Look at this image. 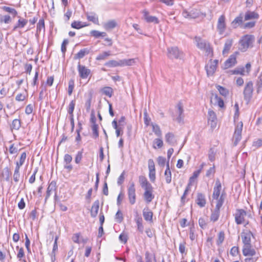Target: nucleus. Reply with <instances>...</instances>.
<instances>
[{
    "mask_svg": "<svg viewBox=\"0 0 262 262\" xmlns=\"http://www.w3.org/2000/svg\"><path fill=\"white\" fill-rule=\"evenodd\" d=\"M167 56L171 59H181L183 58L184 54L177 47H171L167 48Z\"/></svg>",
    "mask_w": 262,
    "mask_h": 262,
    "instance_id": "1",
    "label": "nucleus"
},
{
    "mask_svg": "<svg viewBox=\"0 0 262 262\" xmlns=\"http://www.w3.org/2000/svg\"><path fill=\"white\" fill-rule=\"evenodd\" d=\"M201 14L205 16V14H203L201 12L200 10L192 8L189 10H184L182 12V15L186 18L194 19L199 17Z\"/></svg>",
    "mask_w": 262,
    "mask_h": 262,
    "instance_id": "2",
    "label": "nucleus"
},
{
    "mask_svg": "<svg viewBox=\"0 0 262 262\" xmlns=\"http://www.w3.org/2000/svg\"><path fill=\"white\" fill-rule=\"evenodd\" d=\"M254 36L252 35H246L240 41L241 50L243 52L246 51V50L250 46L254 41Z\"/></svg>",
    "mask_w": 262,
    "mask_h": 262,
    "instance_id": "3",
    "label": "nucleus"
},
{
    "mask_svg": "<svg viewBox=\"0 0 262 262\" xmlns=\"http://www.w3.org/2000/svg\"><path fill=\"white\" fill-rule=\"evenodd\" d=\"M253 92V83L252 81L248 82L245 86L243 94L244 99L247 103L249 102L252 97Z\"/></svg>",
    "mask_w": 262,
    "mask_h": 262,
    "instance_id": "4",
    "label": "nucleus"
},
{
    "mask_svg": "<svg viewBox=\"0 0 262 262\" xmlns=\"http://www.w3.org/2000/svg\"><path fill=\"white\" fill-rule=\"evenodd\" d=\"M127 195L128 201L131 205L135 204L136 201V194L135 185L134 182H131L127 187Z\"/></svg>",
    "mask_w": 262,
    "mask_h": 262,
    "instance_id": "5",
    "label": "nucleus"
},
{
    "mask_svg": "<svg viewBox=\"0 0 262 262\" xmlns=\"http://www.w3.org/2000/svg\"><path fill=\"white\" fill-rule=\"evenodd\" d=\"M247 212L243 209H236L235 213V222L237 225L244 223Z\"/></svg>",
    "mask_w": 262,
    "mask_h": 262,
    "instance_id": "6",
    "label": "nucleus"
},
{
    "mask_svg": "<svg viewBox=\"0 0 262 262\" xmlns=\"http://www.w3.org/2000/svg\"><path fill=\"white\" fill-rule=\"evenodd\" d=\"M218 60L215 59L213 61L210 60V62L205 66V70L208 76H212L216 71Z\"/></svg>",
    "mask_w": 262,
    "mask_h": 262,
    "instance_id": "7",
    "label": "nucleus"
},
{
    "mask_svg": "<svg viewBox=\"0 0 262 262\" xmlns=\"http://www.w3.org/2000/svg\"><path fill=\"white\" fill-rule=\"evenodd\" d=\"M225 19V15H222L219 17L217 20V30L220 35L223 34L226 29Z\"/></svg>",
    "mask_w": 262,
    "mask_h": 262,
    "instance_id": "8",
    "label": "nucleus"
},
{
    "mask_svg": "<svg viewBox=\"0 0 262 262\" xmlns=\"http://www.w3.org/2000/svg\"><path fill=\"white\" fill-rule=\"evenodd\" d=\"M139 182L141 187L144 189L145 191L153 190V187L151 184L147 181L145 177L140 176L139 177Z\"/></svg>",
    "mask_w": 262,
    "mask_h": 262,
    "instance_id": "9",
    "label": "nucleus"
},
{
    "mask_svg": "<svg viewBox=\"0 0 262 262\" xmlns=\"http://www.w3.org/2000/svg\"><path fill=\"white\" fill-rule=\"evenodd\" d=\"M78 71L79 76L82 79H86L91 73V70L86 68L84 66L81 65L80 63H78Z\"/></svg>",
    "mask_w": 262,
    "mask_h": 262,
    "instance_id": "10",
    "label": "nucleus"
},
{
    "mask_svg": "<svg viewBox=\"0 0 262 262\" xmlns=\"http://www.w3.org/2000/svg\"><path fill=\"white\" fill-rule=\"evenodd\" d=\"M242 251L243 255L245 256H256V251L252 247L251 245L243 246Z\"/></svg>",
    "mask_w": 262,
    "mask_h": 262,
    "instance_id": "11",
    "label": "nucleus"
},
{
    "mask_svg": "<svg viewBox=\"0 0 262 262\" xmlns=\"http://www.w3.org/2000/svg\"><path fill=\"white\" fill-rule=\"evenodd\" d=\"M222 189V184L219 179L215 181V186L213 188V192L212 194V198L217 199L221 195V191Z\"/></svg>",
    "mask_w": 262,
    "mask_h": 262,
    "instance_id": "12",
    "label": "nucleus"
},
{
    "mask_svg": "<svg viewBox=\"0 0 262 262\" xmlns=\"http://www.w3.org/2000/svg\"><path fill=\"white\" fill-rule=\"evenodd\" d=\"M208 122L212 128H215L216 126V116L212 110H209L208 113Z\"/></svg>",
    "mask_w": 262,
    "mask_h": 262,
    "instance_id": "13",
    "label": "nucleus"
},
{
    "mask_svg": "<svg viewBox=\"0 0 262 262\" xmlns=\"http://www.w3.org/2000/svg\"><path fill=\"white\" fill-rule=\"evenodd\" d=\"M143 17L146 22L148 23H153L156 24L159 23L158 18L156 16H150L149 15V12L146 10H144L142 12Z\"/></svg>",
    "mask_w": 262,
    "mask_h": 262,
    "instance_id": "14",
    "label": "nucleus"
},
{
    "mask_svg": "<svg viewBox=\"0 0 262 262\" xmlns=\"http://www.w3.org/2000/svg\"><path fill=\"white\" fill-rule=\"evenodd\" d=\"M253 236V233L250 231L242 233L241 237L242 239V242L244 244V246H248L251 245V237Z\"/></svg>",
    "mask_w": 262,
    "mask_h": 262,
    "instance_id": "15",
    "label": "nucleus"
},
{
    "mask_svg": "<svg viewBox=\"0 0 262 262\" xmlns=\"http://www.w3.org/2000/svg\"><path fill=\"white\" fill-rule=\"evenodd\" d=\"M56 190H57L56 183L55 181H52L50 183V184L47 188V192H46V195L45 200V202H47V200L51 195V192L52 191H55V192H56Z\"/></svg>",
    "mask_w": 262,
    "mask_h": 262,
    "instance_id": "16",
    "label": "nucleus"
},
{
    "mask_svg": "<svg viewBox=\"0 0 262 262\" xmlns=\"http://www.w3.org/2000/svg\"><path fill=\"white\" fill-rule=\"evenodd\" d=\"M244 19L243 15L242 13H240L239 15L235 18V19L232 21L231 24L234 28H236L238 26H240L242 28Z\"/></svg>",
    "mask_w": 262,
    "mask_h": 262,
    "instance_id": "17",
    "label": "nucleus"
},
{
    "mask_svg": "<svg viewBox=\"0 0 262 262\" xmlns=\"http://www.w3.org/2000/svg\"><path fill=\"white\" fill-rule=\"evenodd\" d=\"M143 216L145 221L152 222L153 212L149 210L148 207H145L143 209Z\"/></svg>",
    "mask_w": 262,
    "mask_h": 262,
    "instance_id": "18",
    "label": "nucleus"
},
{
    "mask_svg": "<svg viewBox=\"0 0 262 262\" xmlns=\"http://www.w3.org/2000/svg\"><path fill=\"white\" fill-rule=\"evenodd\" d=\"M259 14L255 11H248L246 12L244 16V20H249L252 19H258L259 18Z\"/></svg>",
    "mask_w": 262,
    "mask_h": 262,
    "instance_id": "19",
    "label": "nucleus"
},
{
    "mask_svg": "<svg viewBox=\"0 0 262 262\" xmlns=\"http://www.w3.org/2000/svg\"><path fill=\"white\" fill-rule=\"evenodd\" d=\"M195 202L200 207H205L206 204L205 195L202 193H198Z\"/></svg>",
    "mask_w": 262,
    "mask_h": 262,
    "instance_id": "20",
    "label": "nucleus"
},
{
    "mask_svg": "<svg viewBox=\"0 0 262 262\" xmlns=\"http://www.w3.org/2000/svg\"><path fill=\"white\" fill-rule=\"evenodd\" d=\"M177 107L178 108L177 113L178 114V116L176 118V120L179 123H180L182 121H183L184 117V115L183 114L184 110H183V108L182 103L181 102H179L178 103Z\"/></svg>",
    "mask_w": 262,
    "mask_h": 262,
    "instance_id": "21",
    "label": "nucleus"
},
{
    "mask_svg": "<svg viewBox=\"0 0 262 262\" xmlns=\"http://www.w3.org/2000/svg\"><path fill=\"white\" fill-rule=\"evenodd\" d=\"M166 142L171 146H174L177 144V140L174 135L172 133H168L165 135Z\"/></svg>",
    "mask_w": 262,
    "mask_h": 262,
    "instance_id": "22",
    "label": "nucleus"
},
{
    "mask_svg": "<svg viewBox=\"0 0 262 262\" xmlns=\"http://www.w3.org/2000/svg\"><path fill=\"white\" fill-rule=\"evenodd\" d=\"M236 62V56L232 54L230 56L229 58L225 62L224 67L225 69L229 68L235 64Z\"/></svg>",
    "mask_w": 262,
    "mask_h": 262,
    "instance_id": "23",
    "label": "nucleus"
},
{
    "mask_svg": "<svg viewBox=\"0 0 262 262\" xmlns=\"http://www.w3.org/2000/svg\"><path fill=\"white\" fill-rule=\"evenodd\" d=\"M99 208V200L95 201L92 206L91 210V215L92 217H95L98 214Z\"/></svg>",
    "mask_w": 262,
    "mask_h": 262,
    "instance_id": "24",
    "label": "nucleus"
},
{
    "mask_svg": "<svg viewBox=\"0 0 262 262\" xmlns=\"http://www.w3.org/2000/svg\"><path fill=\"white\" fill-rule=\"evenodd\" d=\"M122 63L121 60H111L105 63L104 66L108 68H113L117 67H122Z\"/></svg>",
    "mask_w": 262,
    "mask_h": 262,
    "instance_id": "25",
    "label": "nucleus"
},
{
    "mask_svg": "<svg viewBox=\"0 0 262 262\" xmlns=\"http://www.w3.org/2000/svg\"><path fill=\"white\" fill-rule=\"evenodd\" d=\"M43 30V32L45 31V21L43 18L39 19L38 23L37 24L36 26V33L35 35L36 36H39L41 30Z\"/></svg>",
    "mask_w": 262,
    "mask_h": 262,
    "instance_id": "26",
    "label": "nucleus"
},
{
    "mask_svg": "<svg viewBox=\"0 0 262 262\" xmlns=\"http://www.w3.org/2000/svg\"><path fill=\"white\" fill-rule=\"evenodd\" d=\"M155 197L153 194V190L152 191H145L143 193V198L144 200L147 203H149L152 201Z\"/></svg>",
    "mask_w": 262,
    "mask_h": 262,
    "instance_id": "27",
    "label": "nucleus"
},
{
    "mask_svg": "<svg viewBox=\"0 0 262 262\" xmlns=\"http://www.w3.org/2000/svg\"><path fill=\"white\" fill-rule=\"evenodd\" d=\"M195 40L196 42V46L201 50H203L207 45H208V43H209L208 42L202 39L200 37H195Z\"/></svg>",
    "mask_w": 262,
    "mask_h": 262,
    "instance_id": "28",
    "label": "nucleus"
},
{
    "mask_svg": "<svg viewBox=\"0 0 262 262\" xmlns=\"http://www.w3.org/2000/svg\"><path fill=\"white\" fill-rule=\"evenodd\" d=\"M226 196V193L224 191L222 193L221 196L218 198L217 199H215L216 200V204L215 208L217 209H220L221 207L222 206Z\"/></svg>",
    "mask_w": 262,
    "mask_h": 262,
    "instance_id": "29",
    "label": "nucleus"
},
{
    "mask_svg": "<svg viewBox=\"0 0 262 262\" xmlns=\"http://www.w3.org/2000/svg\"><path fill=\"white\" fill-rule=\"evenodd\" d=\"M90 51L88 48H84L80 50L74 56V59H81L84 57L85 55L89 53Z\"/></svg>",
    "mask_w": 262,
    "mask_h": 262,
    "instance_id": "30",
    "label": "nucleus"
},
{
    "mask_svg": "<svg viewBox=\"0 0 262 262\" xmlns=\"http://www.w3.org/2000/svg\"><path fill=\"white\" fill-rule=\"evenodd\" d=\"M135 221L137 225V230L141 233L143 232L144 227L142 225V219L138 214L135 217Z\"/></svg>",
    "mask_w": 262,
    "mask_h": 262,
    "instance_id": "31",
    "label": "nucleus"
},
{
    "mask_svg": "<svg viewBox=\"0 0 262 262\" xmlns=\"http://www.w3.org/2000/svg\"><path fill=\"white\" fill-rule=\"evenodd\" d=\"M86 18L88 20L92 21L95 24H98V17L94 13H86Z\"/></svg>",
    "mask_w": 262,
    "mask_h": 262,
    "instance_id": "32",
    "label": "nucleus"
},
{
    "mask_svg": "<svg viewBox=\"0 0 262 262\" xmlns=\"http://www.w3.org/2000/svg\"><path fill=\"white\" fill-rule=\"evenodd\" d=\"M28 23V20L24 18H20L17 24L14 27L13 30L15 31L17 28H24Z\"/></svg>",
    "mask_w": 262,
    "mask_h": 262,
    "instance_id": "33",
    "label": "nucleus"
},
{
    "mask_svg": "<svg viewBox=\"0 0 262 262\" xmlns=\"http://www.w3.org/2000/svg\"><path fill=\"white\" fill-rule=\"evenodd\" d=\"M152 132L159 138L162 137V131L160 126L157 124L151 123Z\"/></svg>",
    "mask_w": 262,
    "mask_h": 262,
    "instance_id": "34",
    "label": "nucleus"
},
{
    "mask_svg": "<svg viewBox=\"0 0 262 262\" xmlns=\"http://www.w3.org/2000/svg\"><path fill=\"white\" fill-rule=\"evenodd\" d=\"M88 25L86 23H82L80 21H74L71 24V27L73 28L76 29H80L83 27L87 26Z\"/></svg>",
    "mask_w": 262,
    "mask_h": 262,
    "instance_id": "35",
    "label": "nucleus"
},
{
    "mask_svg": "<svg viewBox=\"0 0 262 262\" xmlns=\"http://www.w3.org/2000/svg\"><path fill=\"white\" fill-rule=\"evenodd\" d=\"M220 214V209L215 208L212 212L210 216V220L213 222L217 221Z\"/></svg>",
    "mask_w": 262,
    "mask_h": 262,
    "instance_id": "36",
    "label": "nucleus"
},
{
    "mask_svg": "<svg viewBox=\"0 0 262 262\" xmlns=\"http://www.w3.org/2000/svg\"><path fill=\"white\" fill-rule=\"evenodd\" d=\"M101 92L102 93V94L108 96L109 97H111L113 94V90L110 86H105L101 90Z\"/></svg>",
    "mask_w": 262,
    "mask_h": 262,
    "instance_id": "37",
    "label": "nucleus"
},
{
    "mask_svg": "<svg viewBox=\"0 0 262 262\" xmlns=\"http://www.w3.org/2000/svg\"><path fill=\"white\" fill-rule=\"evenodd\" d=\"M111 55L110 51H105L99 54L96 58V60H103L106 59L107 57Z\"/></svg>",
    "mask_w": 262,
    "mask_h": 262,
    "instance_id": "38",
    "label": "nucleus"
},
{
    "mask_svg": "<svg viewBox=\"0 0 262 262\" xmlns=\"http://www.w3.org/2000/svg\"><path fill=\"white\" fill-rule=\"evenodd\" d=\"M21 126V122L19 119H15L13 120L12 124L11 125V130H18Z\"/></svg>",
    "mask_w": 262,
    "mask_h": 262,
    "instance_id": "39",
    "label": "nucleus"
},
{
    "mask_svg": "<svg viewBox=\"0 0 262 262\" xmlns=\"http://www.w3.org/2000/svg\"><path fill=\"white\" fill-rule=\"evenodd\" d=\"M161 138H156L153 142L152 147L156 149L157 148H161L163 145V142L161 139Z\"/></svg>",
    "mask_w": 262,
    "mask_h": 262,
    "instance_id": "40",
    "label": "nucleus"
},
{
    "mask_svg": "<svg viewBox=\"0 0 262 262\" xmlns=\"http://www.w3.org/2000/svg\"><path fill=\"white\" fill-rule=\"evenodd\" d=\"M117 26V23L115 20H111L105 24L104 27L105 29L110 30L115 28Z\"/></svg>",
    "mask_w": 262,
    "mask_h": 262,
    "instance_id": "41",
    "label": "nucleus"
},
{
    "mask_svg": "<svg viewBox=\"0 0 262 262\" xmlns=\"http://www.w3.org/2000/svg\"><path fill=\"white\" fill-rule=\"evenodd\" d=\"M232 45V40H227L224 45V47L223 50V54H225L228 53L229 51L230 50Z\"/></svg>",
    "mask_w": 262,
    "mask_h": 262,
    "instance_id": "42",
    "label": "nucleus"
},
{
    "mask_svg": "<svg viewBox=\"0 0 262 262\" xmlns=\"http://www.w3.org/2000/svg\"><path fill=\"white\" fill-rule=\"evenodd\" d=\"M256 21L255 20H252L249 22L244 23L243 25L242 29H250L254 28L255 26Z\"/></svg>",
    "mask_w": 262,
    "mask_h": 262,
    "instance_id": "43",
    "label": "nucleus"
},
{
    "mask_svg": "<svg viewBox=\"0 0 262 262\" xmlns=\"http://www.w3.org/2000/svg\"><path fill=\"white\" fill-rule=\"evenodd\" d=\"M216 88L222 96L226 97L229 94V91L225 88L219 85H216Z\"/></svg>",
    "mask_w": 262,
    "mask_h": 262,
    "instance_id": "44",
    "label": "nucleus"
},
{
    "mask_svg": "<svg viewBox=\"0 0 262 262\" xmlns=\"http://www.w3.org/2000/svg\"><path fill=\"white\" fill-rule=\"evenodd\" d=\"M26 157H27L26 152H23L21 154V156H20V157L19 159V161L16 162V167H17L18 166V168H20V167L24 164V163L25 161V160L26 159Z\"/></svg>",
    "mask_w": 262,
    "mask_h": 262,
    "instance_id": "45",
    "label": "nucleus"
},
{
    "mask_svg": "<svg viewBox=\"0 0 262 262\" xmlns=\"http://www.w3.org/2000/svg\"><path fill=\"white\" fill-rule=\"evenodd\" d=\"M2 9L6 12H9V13L11 14L13 16V17H15L17 15V11L14 8L7 6H4L3 7Z\"/></svg>",
    "mask_w": 262,
    "mask_h": 262,
    "instance_id": "46",
    "label": "nucleus"
},
{
    "mask_svg": "<svg viewBox=\"0 0 262 262\" xmlns=\"http://www.w3.org/2000/svg\"><path fill=\"white\" fill-rule=\"evenodd\" d=\"M122 67L124 66H130L135 63V59L134 58L128 59H122Z\"/></svg>",
    "mask_w": 262,
    "mask_h": 262,
    "instance_id": "47",
    "label": "nucleus"
},
{
    "mask_svg": "<svg viewBox=\"0 0 262 262\" xmlns=\"http://www.w3.org/2000/svg\"><path fill=\"white\" fill-rule=\"evenodd\" d=\"M93 131V138L96 139L99 137L98 125L97 124H93L92 126Z\"/></svg>",
    "mask_w": 262,
    "mask_h": 262,
    "instance_id": "48",
    "label": "nucleus"
},
{
    "mask_svg": "<svg viewBox=\"0 0 262 262\" xmlns=\"http://www.w3.org/2000/svg\"><path fill=\"white\" fill-rule=\"evenodd\" d=\"M225 239V233L224 231H220L218 234L217 240L216 241V244L219 246L221 245L224 242Z\"/></svg>",
    "mask_w": 262,
    "mask_h": 262,
    "instance_id": "49",
    "label": "nucleus"
},
{
    "mask_svg": "<svg viewBox=\"0 0 262 262\" xmlns=\"http://www.w3.org/2000/svg\"><path fill=\"white\" fill-rule=\"evenodd\" d=\"M19 169H20V168H18V166L17 167H15L14 174L13 176V180L16 183L19 181V178H20Z\"/></svg>",
    "mask_w": 262,
    "mask_h": 262,
    "instance_id": "50",
    "label": "nucleus"
},
{
    "mask_svg": "<svg viewBox=\"0 0 262 262\" xmlns=\"http://www.w3.org/2000/svg\"><path fill=\"white\" fill-rule=\"evenodd\" d=\"M214 100L219 107L222 108L224 106V102L223 100L221 97H219L217 95H215Z\"/></svg>",
    "mask_w": 262,
    "mask_h": 262,
    "instance_id": "51",
    "label": "nucleus"
},
{
    "mask_svg": "<svg viewBox=\"0 0 262 262\" xmlns=\"http://www.w3.org/2000/svg\"><path fill=\"white\" fill-rule=\"evenodd\" d=\"M75 105V100H72L69 105V108L68 110V113L71 115L72 116H73V112L74 110Z\"/></svg>",
    "mask_w": 262,
    "mask_h": 262,
    "instance_id": "52",
    "label": "nucleus"
},
{
    "mask_svg": "<svg viewBox=\"0 0 262 262\" xmlns=\"http://www.w3.org/2000/svg\"><path fill=\"white\" fill-rule=\"evenodd\" d=\"M216 155V151L214 150V148H211L208 151V158L211 162L214 161L215 157Z\"/></svg>",
    "mask_w": 262,
    "mask_h": 262,
    "instance_id": "53",
    "label": "nucleus"
},
{
    "mask_svg": "<svg viewBox=\"0 0 262 262\" xmlns=\"http://www.w3.org/2000/svg\"><path fill=\"white\" fill-rule=\"evenodd\" d=\"M205 51L206 55L207 56H209L211 55V57H212L213 56V50L211 48L210 45L209 43L207 45L205 48H204L203 49Z\"/></svg>",
    "mask_w": 262,
    "mask_h": 262,
    "instance_id": "54",
    "label": "nucleus"
},
{
    "mask_svg": "<svg viewBox=\"0 0 262 262\" xmlns=\"http://www.w3.org/2000/svg\"><path fill=\"white\" fill-rule=\"evenodd\" d=\"M11 22V18L8 15H6L3 17L1 16L0 18V23H4L5 24H9Z\"/></svg>",
    "mask_w": 262,
    "mask_h": 262,
    "instance_id": "55",
    "label": "nucleus"
},
{
    "mask_svg": "<svg viewBox=\"0 0 262 262\" xmlns=\"http://www.w3.org/2000/svg\"><path fill=\"white\" fill-rule=\"evenodd\" d=\"M231 72L233 74H240L242 75H246L245 73V68L244 67L232 70Z\"/></svg>",
    "mask_w": 262,
    "mask_h": 262,
    "instance_id": "56",
    "label": "nucleus"
},
{
    "mask_svg": "<svg viewBox=\"0 0 262 262\" xmlns=\"http://www.w3.org/2000/svg\"><path fill=\"white\" fill-rule=\"evenodd\" d=\"M74 88V80L73 79H71L69 81V86H68V94L69 95H71Z\"/></svg>",
    "mask_w": 262,
    "mask_h": 262,
    "instance_id": "57",
    "label": "nucleus"
},
{
    "mask_svg": "<svg viewBox=\"0 0 262 262\" xmlns=\"http://www.w3.org/2000/svg\"><path fill=\"white\" fill-rule=\"evenodd\" d=\"M164 176L165 178L166 182L169 184L171 182V171H165Z\"/></svg>",
    "mask_w": 262,
    "mask_h": 262,
    "instance_id": "58",
    "label": "nucleus"
},
{
    "mask_svg": "<svg viewBox=\"0 0 262 262\" xmlns=\"http://www.w3.org/2000/svg\"><path fill=\"white\" fill-rule=\"evenodd\" d=\"M242 139V135L236 134L234 133L233 137V144L234 146L237 145L239 141Z\"/></svg>",
    "mask_w": 262,
    "mask_h": 262,
    "instance_id": "59",
    "label": "nucleus"
},
{
    "mask_svg": "<svg viewBox=\"0 0 262 262\" xmlns=\"http://www.w3.org/2000/svg\"><path fill=\"white\" fill-rule=\"evenodd\" d=\"M69 43V40L67 39H64L61 44V51L62 54L64 55L67 51V46Z\"/></svg>",
    "mask_w": 262,
    "mask_h": 262,
    "instance_id": "60",
    "label": "nucleus"
},
{
    "mask_svg": "<svg viewBox=\"0 0 262 262\" xmlns=\"http://www.w3.org/2000/svg\"><path fill=\"white\" fill-rule=\"evenodd\" d=\"M16 249H18L19 250L17 254V258L19 259V260H20L21 258L25 256L24 249L23 248H19L18 246L16 247Z\"/></svg>",
    "mask_w": 262,
    "mask_h": 262,
    "instance_id": "61",
    "label": "nucleus"
},
{
    "mask_svg": "<svg viewBox=\"0 0 262 262\" xmlns=\"http://www.w3.org/2000/svg\"><path fill=\"white\" fill-rule=\"evenodd\" d=\"M82 158V151H79L76 155L75 162L76 164H79Z\"/></svg>",
    "mask_w": 262,
    "mask_h": 262,
    "instance_id": "62",
    "label": "nucleus"
},
{
    "mask_svg": "<svg viewBox=\"0 0 262 262\" xmlns=\"http://www.w3.org/2000/svg\"><path fill=\"white\" fill-rule=\"evenodd\" d=\"M38 171V167H36L33 171L32 175L29 178V182L31 184H33L35 181V175Z\"/></svg>",
    "mask_w": 262,
    "mask_h": 262,
    "instance_id": "63",
    "label": "nucleus"
},
{
    "mask_svg": "<svg viewBox=\"0 0 262 262\" xmlns=\"http://www.w3.org/2000/svg\"><path fill=\"white\" fill-rule=\"evenodd\" d=\"M72 161V157L70 155L67 154L64 156V158H63L64 163L69 164V163H71Z\"/></svg>",
    "mask_w": 262,
    "mask_h": 262,
    "instance_id": "64",
    "label": "nucleus"
}]
</instances>
